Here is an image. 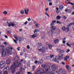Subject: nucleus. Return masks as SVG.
I'll use <instances>...</instances> for the list:
<instances>
[{"mask_svg": "<svg viewBox=\"0 0 74 74\" xmlns=\"http://www.w3.org/2000/svg\"><path fill=\"white\" fill-rule=\"evenodd\" d=\"M27 49H30V46H29V45H28L27 47Z\"/></svg>", "mask_w": 74, "mask_h": 74, "instance_id": "47", "label": "nucleus"}, {"mask_svg": "<svg viewBox=\"0 0 74 74\" xmlns=\"http://www.w3.org/2000/svg\"><path fill=\"white\" fill-rule=\"evenodd\" d=\"M11 29L10 28H8L7 29V33H9V34H11Z\"/></svg>", "mask_w": 74, "mask_h": 74, "instance_id": "16", "label": "nucleus"}, {"mask_svg": "<svg viewBox=\"0 0 74 74\" xmlns=\"http://www.w3.org/2000/svg\"><path fill=\"white\" fill-rule=\"evenodd\" d=\"M68 4H71L72 5H74V4L73 3H71V2H69L68 3Z\"/></svg>", "mask_w": 74, "mask_h": 74, "instance_id": "36", "label": "nucleus"}, {"mask_svg": "<svg viewBox=\"0 0 74 74\" xmlns=\"http://www.w3.org/2000/svg\"><path fill=\"white\" fill-rule=\"evenodd\" d=\"M23 63L25 64L26 63V60H23Z\"/></svg>", "mask_w": 74, "mask_h": 74, "instance_id": "42", "label": "nucleus"}, {"mask_svg": "<svg viewBox=\"0 0 74 74\" xmlns=\"http://www.w3.org/2000/svg\"><path fill=\"white\" fill-rule=\"evenodd\" d=\"M66 71L62 68H60L58 70V73L59 74H66Z\"/></svg>", "mask_w": 74, "mask_h": 74, "instance_id": "5", "label": "nucleus"}, {"mask_svg": "<svg viewBox=\"0 0 74 74\" xmlns=\"http://www.w3.org/2000/svg\"><path fill=\"white\" fill-rule=\"evenodd\" d=\"M52 5V3L50 2L49 3V5Z\"/></svg>", "mask_w": 74, "mask_h": 74, "instance_id": "56", "label": "nucleus"}, {"mask_svg": "<svg viewBox=\"0 0 74 74\" xmlns=\"http://www.w3.org/2000/svg\"><path fill=\"white\" fill-rule=\"evenodd\" d=\"M60 18H61V16H58L57 17V19H58L59 20Z\"/></svg>", "mask_w": 74, "mask_h": 74, "instance_id": "28", "label": "nucleus"}, {"mask_svg": "<svg viewBox=\"0 0 74 74\" xmlns=\"http://www.w3.org/2000/svg\"><path fill=\"white\" fill-rule=\"evenodd\" d=\"M29 11V9H27L26 8H25V9H24L25 14H26V15H27L28 14Z\"/></svg>", "mask_w": 74, "mask_h": 74, "instance_id": "15", "label": "nucleus"}, {"mask_svg": "<svg viewBox=\"0 0 74 74\" xmlns=\"http://www.w3.org/2000/svg\"><path fill=\"white\" fill-rule=\"evenodd\" d=\"M9 67L7 66L5 68L3 69V74H8V71H9Z\"/></svg>", "mask_w": 74, "mask_h": 74, "instance_id": "8", "label": "nucleus"}, {"mask_svg": "<svg viewBox=\"0 0 74 74\" xmlns=\"http://www.w3.org/2000/svg\"><path fill=\"white\" fill-rule=\"evenodd\" d=\"M48 63H44L43 64H42L41 65L42 67H43V68H45L47 66H48Z\"/></svg>", "mask_w": 74, "mask_h": 74, "instance_id": "13", "label": "nucleus"}, {"mask_svg": "<svg viewBox=\"0 0 74 74\" xmlns=\"http://www.w3.org/2000/svg\"><path fill=\"white\" fill-rule=\"evenodd\" d=\"M69 56H66L64 58V61H67V60L69 59Z\"/></svg>", "mask_w": 74, "mask_h": 74, "instance_id": "17", "label": "nucleus"}, {"mask_svg": "<svg viewBox=\"0 0 74 74\" xmlns=\"http://www.w3.org/2000/svg\"><path fill=\"white\" fill-rule=\"evenodd\" d=\"M21 63V62H18V60H16L12 65L10 67V70H15V69L16 67H21V65H22Z\"/></svg>", "mask_w": 74, "mask_h": 74, "instance_id": "1", "label": "nucleus"}, {"mask_svg": "<svg viewBox=\"0 0 74 74\" xmlns=\"http://www.w3.org/2000/svg\"><path fill=\"white\" fill-rule=\"evenodd\" d=\"M23 52L21 51L20 53V55H23Z\"/></svg>", "mask_w": 74, "mask_h": 74, "instance_id": "53", "label": "nucleus"}, {"mask_svg": "<svg viewBox=\"0 0 74 74\" xmlns=\"http://www.w3.org/2000/svg\"><path fill=\"white\" fill-rule=\"evenodd\" d=\"M35 74H47V73L44 71V68H41L39 70L36 71Z\"/></svg>", "mask_w": 74, "mask_h": 74, "instance_id": "3", "label": "nucleus"}, {"mask_svg": "<svg viewBox=\"0 0 74 74\" xmlns=\"http://www.w3.org/2000/svg\"><path fill=\"white\" fill-rule=\"evenodd\" d=\"M22 70H23V69L22 68H21L20 69V71L21 72H22Z\"/></svg>", "mask_w": 74, "mask_h": 74, "instance_id": "46", "label": "nucleus"}, {"mask_svg": "<svg viewBox=\"0 0 74 74\" xmlns=\"http://www.w3.org/2000/svg\"><path fill=\"white\" fill-rule=\"evenodd\" d=\"M52 22H53V23H56V21L53 20L52 21Z\"/></svg>", "mask_w": 74, "mask_h": 74, "instance_id": "51", "label": "nucleus"}, {"mask_svg": "<svg viewBox=\"0 0 74 74\" xmlns=\"http://www.w3.org/2000/svg\"><path fill=\"white\" fill-rule=\"evenodd\" d=\"M11 26H12V27H14V26L15 25L13 23H11Z\"/></svg>", "mask_w": 74, "mask_h": 74, "instance_id": "40", "label": "nucleus"}, {"mask_svg": "<svg viewBox=\"0 0 74 74\" xmlns=\"http://www.w3.org/2000/svg\"><path fill=\"white\" fill-rule=\"evenodd\" d=\"M28 22L27 21L25 22L24 23V25H27V23H28Z\"/></svg>", "mask_w": 74, "mask_h": 74, "instance_id": "55", "label": "nucleus"}, {"mask_svg": "<svg viewBox=\"0 0 74 74\" xmlns=\"http://www.w3.org/2000/svg\"><path fill=\"white\" fill-rule=\"evenodd\" d=\"M36 26V27H38V24H37L36 25H35Z\"/></svg>", "mask_w": 74, "mask_h": 74, "instance_id": "57", "label": "nucleus"}, {"mask_svg": "<svg viewBox=\"0 0 74 74\" xmlns=\"http://www.w3.org/2000/svg\"><path fill=\"white\" fill-rule=\"evenodd\" d=\"M54 25V23L53 22H52L50 24V26H52V25Z\"/></svg>", "mask_w": 74, "mask_h": 74, "instance_id": "49", "label": "nucleus"}, {"mask_svg": "<svg viewBox=\"0 0 74 74\" xmlns=\"http://www.w3.org/2000/svg\"><path fill=\"white\" fill-rule=\"evenodd\" d=\"M63 52H64V50H61V51H60V53H63Z\"/></svg>", "mask_w": 74, "mask_h": 74, "instance_id": "41", "label": "nucleus"}, {"mask_svg": "<svg viewBox=\"0 0 74 74\" xmlns=\"http://www.w3.org/2000/svg\"><path fill=\"white\" fill-rule=\"evenodd\" d=\"M19 48H20V47H18L17 48V51H20V49H19Z\"/></svg>", "mask_w": 74, "mask_h": 74, "instance_id": "59", "label": "nucleus"}, {"mask_svg": "<svg viewBox=\"0 0 74 74\" xmlns=\"http://www.w3.org/2000/svg\"><path fill=\"white\" fill-rule=\"evenodd\" d=\"M74 25V23H71L68 25V27H70V26H71V25Z\"/></svg>", "mask_w": 74, "mask_h": 74, "instance_id": "22", "label": "nucleus"}, {"mask_svg": "<svg viewBox=\"0 0 74 74\" xmlns=\"http://www.w3.org/2000/svg\"><path fill=\"white\" fill-rule=\"evenodd\" d=\"M12 70V74H14V73H15V69H13Z\"/></svg>", "mask_w": 74, "mask_h": 74, "instance_id": "24", "label": "nucleus"}, {"mask_svg": "<svg viewBox=\"0 0 74 74\" xmlns=\"http://www.w3.org/2000/svg\"><path fill=\"white\" fill-rule=\"evenodd\" d=\"M40 47H41V46H39L38 48V50L39 51V52L43 51V50H45V48H44V47H41L42 49H39Z\"/></svg>", "mask_w": 74, "mask_h": 74, "instance_id": "12", "label": "nucleus"}, {"mask_svg": "<svg viewBox=\"0 0 74 74\" xmlns=\"http://www.w3.org/2000/svg\"><path fill=\"white\" fill-rule=\"evenodd\" d=\"M57 23H59V24H61V22L58 21H57Z\"/></svg>", "mask_w": 74, "mask_h": 74, "instance_id": "44", "label": "nucleus"}, {"mask_svg": "<svg viewBox=\"0 0 74 74\" xmlns=\"http://www.w3.org/2000/svg\"><path fill=\"white\" fill-rule=\"evenodd\" d=\"M50 28L51 30V34H52L53 33V31H55V30H56V27L52 25L51 26Z\"/></svg>", "mask_w": 74, "mask_h": 74, "instance_id": "9", "label": "nucleus"}, {"mask_svg": "<svg viewBox=\"0 0 74 74\" xmlns=\"http://www.w3.org/2000/svg\"><path fill=\"white\" fill-rule=\"evenodd\" d=\"M36 66H35V65H33V67H32V69L33 70H35V69H36Z\"/></svg>", "mask_w": 74, "mask_h": 74, "instance_id": "33", "label": "nucleus"}, {"mask_svg": "<svg viewBox=\"0 0 74 74\" xmlns=\"http://www.w3.org/2000/svg\"><path fill=\"white\" fill-rule=\"evenodd\" d=\"M54 56L53 55L51 54L50 55V56H47L46 57V58L47 60H49L50 59L51 61H53L54 60Z\"/></svg>", "mask_w": 74, "mask_h": 74, "instance_id": "6", "label": "nucleus"}, {"mask_svg": "<svg viewBox=\"0 0 74 74\" xmlns=\"http://www.w3.org/2000/svg\"><path fill=\"white\" fill-rule=\"evenodd\" d=\"M38 45H40V46H41V45H42V44H41L40 42L38 43Z\"/></svg>", "mask_w": 74, "mask_h": 74, "instance_id": "45", "label": "nucleus"}, {"mask_svg": "<svg viewBox=\"0 0 74 74\" xmlns=\"http://www.w3.org/2000/svg\"><path fill=\"white\" fill-rule=\"evenodd\" d=\"M7 50H4V49H1V53L2 55V57H5L6 56V55H8L10 53V49L8 48L7 49Z\"/></svg>", "mask_w": 74, "mask_h": 74, "instance_id": "2", "label": "nucleus"}, {"mask_svg": "<svg viewBox=\"0 0 74 74\" xmlns=\"http://www.w3.org/2000/svg\"><path fill=\"white\" fill-rule=\"evenodd\" d=\"M14 37L15 38V39L16 40V41H19V42H21L23 40V39L21 37L17 36L16 34H14L13 35Z\"/></svg>", "mask_w": 74, "mask_h": 74, "instance_id": "4", "label": "nucleus"}, {"mask_svg": "<svg viewBox=\"0 0 74 74\" xmlns=\"http://www.w3.org/2000/svg\"><path fill=\"white\" fill-rule=\"evenodd\" d=\"M61 64H63V65H64V64H65V63H64V62H62Z\"/></svg>", "mask_w": 74, "mask_h": 74, "instance_id": "43", "label": "nucleus"}, {"mask_svg": "<svg viewBox=\"0 0 74 74\" xmlns=\"http://www.w3.org/2000/svg\"><path fill=\"white\" fill-rule=\"evenodd\" d=\"M66 44L67 45V46H68V47H71V45H70V44H69L68 43H66Z\"/></svg>", "mask_w": 74, "mask_h": 74, "instance_id": "37", "label": "nucleus"}, {"mask_svg": "<svg viewBox=\"0 0 74 74\" xmlns=\"http://www.w3.org/2000/svg\"><path fill=\"white\" fill-rule=\"evenodd\" d=\"M34 24L36 25L37 24V22H36V21H34Z\"/></svg>", "mask_w": 74, "mask_h": 74, "instance_id": "61", "label": "nucleus"}, {"mask_svg": "<svg viewBox=\"0 0 74 74\" xmlns=\"http://www.w3.org/2000/svg\"><path fill=\"white\" fill-rule=\"evenodd\" d=\"M45 15H47V16H48V17H50V16H49V15H48V13H47V12H45Z\"/></svg>", "mask_w": 74, "mask_h": 74, "instance_id": "39", "label": "nucleus"}, {"mask_svg": "<svg viewBox=\"0 0 74 74\" xmlns=\"http://www.w3.org/2000/svg\"><path fill=\"white\" fill-rule=\"evenodd\" d=\"M51 69L53 71H55L56 70V65H53L51 66Z\"/></svg>", "mask_w": 74, "mask_h": 74, "instance_id": "10", "label": "nucleus"}, {"mask_svg": "<svg viewBox=\"0 0 74 74\" xmlns=\"http://www.w3.org/2000/svg\"><path fill=\"white\" fill-rule=\"evenodd\" d=\"M60 58H59V56H57L56 57V58H54V60H55L56 62H57V63H59V61L58 60H60Z\"/></svg>", "mask_w": 74, "mask_h": 74, "instance_id": "11", "label": "nucleus"}, {"mask_svg": "<svg viewBox=\"0 0 74 74\" xmlns=\"http://www.w3.org/2000/svg\"><path fill=\"white\" fill-rule=\"evenodd\" d=\"M70 49H69L68 50H67L66 51V53H68L69 52H70Z\"/></svg>", "mask_w": 74, "mask_h": 74, "instance_id": "52", "label": "nucleus"}, {"mask_svg": "<svg viewBox=\"0 0 74 74\" xmlns=\"http://www.w3.org/2000/svg\"><path fill=\"white\" fill-rule=\"evenodd\" d=\"M3 13L4 15H7V12L6 11H5L3 12Z\"/></svg>", "mask_w": 74, "mask_h": 74, "instance_id": "32", "label": "nucleus"}, {"mask_svg": "<svg viewBox=\"0 0 74 74\" xmlns=\"http://www.w3.org/2000/svg\"><path fill=\"white\" fill-rule=\"evenodd\" d=\"M60 10H62L63 8V5H61L60 7Z\"/></svg>", "mask_w": 74, "mask_h": 74, "instance_id": "29", "label": "nucleus"}, {"mask_svg": "<svg viewBox=\"0 0 74 74\" xmlns=\"http://www.w3.org/2000/svg\"><path fill=\"white\" fill-rule=\"evenodd\" d=\"M61 30L62 31H65L66 30V27L65 26L63 27H62Z\"/></svg>", "mask_w": 74, "mask_h": 74, "instance_id": "20", "label": "nucleus"}, {"mask_svg": "<svg viewBox=\"0 0 74 74\" xmlns=\"http://www.w3.org/2000/svg\"><path fill=\"white\" fill-rule=\"evenodd\" d=\"M64 54H62L60 56H59V58H60V59H61V58H62V57L63 56Z\"/></svg>", "mask_w": 74, "mask_h": 74, "instance_id": "27", "label": "nucleus"}, {"mask_svg": "<svg viewBox=\"0 0 74 74\" xmlns=\"http://www.w3.org/2000/svg\"><path fill=\"white\" fill-rule=\"evenodd\" d=\"M30 64V62L29 61H28L27 62V65H29Z\"/></svg>", "mask_w": 74, "mask_h": 74, "instance_id": "34", "label": "nucleus"}, {"mask_svg": "<svg viewBox=\"0 0 74 74\" xmlns=\"http://www.w3.org/2000/svg\"><path fill=\"white\" fill-rule=\"evenodd\" d=\"M59 40L58 39H56L54 40V42L55 44H57L58 42H59Z\"/></svg>", "mask_w": 74, "mask_h": 74, "instance_id": "18", "label": "nucleus"}, {"mask_svg": "<svg viewBox=\"0 0 74 74\" xmlns=\"http://www.w3.org/2000/svg\"><path fill=\"white\" fill-rule=\"evenodd\" d=\"M34 33H36L37 32H39V30H38V29H35L34 30Z\"/></svg>", "mask_w": 74, "mask_h": 74, "instance_id": "25", "label": "nucleus"}, {"mask_svg": "<svg viewBox=\"0 0 74 74\" xmlns=\"http://www.w3.org/2000/svg\"><path fill=\"white\" fill-rule=\"evenodd\" d=\"M8 26L9 27H11V24H9L8 25Z\"/></svg>", "mask_w": 74, "mask_h": 74, "instance_id": "62", "label": "nucleus"}, {"mask_svg": "<svg viewBox=\"0 0 74 74\" xmlns=\"http://www.w3.org/2000/svg\"><path fill=\"white\" fill-rule=\"evenodd\" d=\"M21 13L22 14H24V10H21Z\"/></svg>", "mask_w": 74, "mask_h": 74, "instance_id": "35", "label": "nucleus"}, {"mask_svg": "<svg viewBox=\"0 0 74 74\" xmlns=\"http://www.w3.org/2000/svg\"><path fill=\"white\" fill-rule=\"evenodd\" d=\"M1 48H5V46H4V45H1Z\"/></svg>", "mask_w": 74, "mask_h": 74, "instance_id": "63", "label": "nucleus"}, {"mask_svg": "<svg viewBox=\"0 0 74 74\" xmlns=\"http://www.w3.org/2000/svg\"><path fill=\"white\" fill-rule=\"evenodd\" d=\"M62 16L63 18H64V19H66V18H67V17H66L65 16L62 15Z\"/></svg>", "mask_w": 74, "mask_h": 74, "instance_id": "30", "label": "nucleus"}, {"mask_svg": "<svg viewBox=\"0 0 74 74\" xmlns=\"http://www.w3.org/2000/svg\"><path fill=\"white\" fill-rule=\"evenodd\" d=\"M66 67L67 69H68V70H71V67H70L69 65H67L66 66Z\"/></svg>", "mask_w": 74, "mask_h": 74, "instance_id": "19", "label": "nucleus"}, {"mask_svg": "<svg viewBox=\"0 0 74 74\" xmlns=\"http://www.w3.org/2000/svg\"><path fill=\"white\" fill-rule=\"evenodd\" d=\"M49 49H51V48H52V45H49Z\"/></svg>", "mask_w": 74, "mask_h": 74, "instance_id": "31", "label": "nucleus"}, {"mask_svg": "<svg viewBox=\"0 0 74 74\" xmlns=\"http://www.w3.org/2000/svg\"><path fill=\"white\" fill-rule=\"evenodd\" d=\"M10 63H11V60H10V59L8 58L6 61V64H7L8 65V64H10Z\"/></svg>", "mask_w": 74, "mask_h": 74, "instance_id": "14", "label": "nucleus"}, {"mask_svg": "<svg viewBox=\"0 0 74 74\" xmlns=\"http://www.w3.org/2000/svg\"><path fill=\"white\" fill-rule=\"evenodd\" d=\"M20 73L19 71L17 72L16 74H20Z\"/></svg>", "mask_w": 74, "mask_h": 74, "instance_id": "60", "label": "nucleus"}, {"mask_svg": "<svg viewBox=\"0 0 74 74\" xmlns=\"http://www.w3.org/2000/svg\"><path fill=\"white\" fill-rule=\"evenodd\" d=\"M66 29L68 30V31H69V27H67L66 28Z\"/></svg>", "mask_w": 74, "mask_h": 74, "instance_id": "50", "label": "nucleus"}, {"mask_svg": "<svg viewBox=\"0 0 74 74\" xmlns=\"http://www.w3.org/2000/svg\"><path fill=\"white\" fill-rule=\"evenodd\" d=\"M65 12H68V11H69V10L67 9H66L65 10Z\"/></svg>", "mask_w": 74, "mask_h": 74, "instance_id": "54", "label": "nucleus"}, {"mask_svg": "<svg viewBox=\"0 0 74 74\" xmlns=\"http://www.w3.org/2000/svg\"><path fill=\"white\" fill-rule=\"evenodd\" d=\"M27 19L28 20V21H31V19L30 18H27Z\"/></svg>", "mask_w": 74, "mask_h": 74, "instance_id": "58", "label": "nucleus"}, {"mask_svg": "<svg viewBox=\"0 0 74 74\" xmlns=\"http://www.w3.org/2000/svg\"><path fill=\"white\" fill-rule=\"evenodd\" d=\"M43 60L42 59H40L39 60V62L40 63H42V62H43Z\"/></svg>", "mask_w": 74, "mask_h": 74, "instance_id": "26", "label": "nucleus"}, {"mask_svg": "<svg viewBox=\"0 0 74 74\" xmlns=\"http://www.w3.org/2000/svg\"><path fill=\"white\" fill-rule=\"evenodd\" d=\"M35 34H34L32 36V38H36L37 37V35H35Z\"/></svg>", "mask_w": 74, "mask_h": 74, "instance_id": "21", "label": "nucleus"}, {"mask_svg": "<svg viewBox=\"0 0 74 74\" xmlns=\"http://www.w3.org/2000/svg\"><path fill=\"white\" fill-rule=\"evenodd\" d=\"M63 44H64V43H66V41L65 40H63L62 42Z\"/></svg>", "mask_w": 74, "mask_h": 74, "instance_id": "64", "label": "nucleus"}, {"mask_svg": "<svg viewBox=\"0 0 74 74\" xmlns=\"http://www.w3.org/2000/svg\"><path fill=\"white\" fill-rule=\"evenodd\" d=\"M13 40L14 41V42L16 44H18V42H16L18 41H17L16 40L14 39H13Z\"/></svg>", "mask_w": 74, "mask_h": 74, "instance_id": "38", "label": "nucleus"}, {"mask_svg": "<svg viewBox=\"0 0 74 74\" xmlns=\"http://www.w3.org/2000/svg\"><path fill=\"white\" fill-rule=\"evenodd\" d=\"M5 66V62L4 61H2L0 62V68H3Z\"/></svg>", "mask_w": 74, "mask_h": 74, "instance_id": "7", "label": "nucleus"}, {"mask_svg": "<svg viewBox=\"0 0 74 74\" xmlns=\"http://www.w3.org/2000/svg\"><path fill=\"white\" fill-rule=\"evenodd\" d=\"M34 63L35 64H37L38 63V61L37 60H36V61L34 62Z\"/></svg>", "mask_w": 74, "mask_h": 74, "instance_id": "48", "label": "nucleus"}, {"mask_svg": "<svg viewBox=\"0 0 74 74\" xmlns=\"http://www.w3.org/2000/svg\"><path fill=\"white\" fill-rule=\"evenodd\" d=\"M61 51V50L59 49H58L56 50V51L57 52H59V53H60Z\"/></svg>", "mask_w": 74, "mask_h": 74, "instance_id": "23", "label": "nucleus"}]
</instances>
